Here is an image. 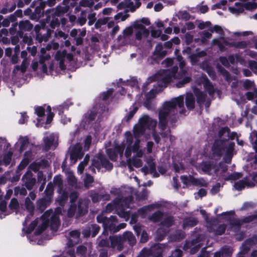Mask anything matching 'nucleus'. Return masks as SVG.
Listing matches in <instances>:
<instances>
[{
	"mask_svg": "<svg viewBox=\"0 0 257 257\" xmlns=\"http://www.w3.org/2000/svg\"><path fill=\"white\" fill-rule=\"evenodd\" d=\"M23 180L25 182V186L29 190H31L36 183V180L32 178V174L28 172L23 177Z\"/></svg>",
	"mask_w": 257,
	"mask_h": 257,
	"instance_id": "nucleus-27",
	"label": "nucleus"
},
{
	"mask_svg": "<svg viewBox=\"0 0 257 257\" xmlns=\"http://www.w3.org/2000/svg\"><path fill=\"white\" fill-rule=\"evenodd\" d=\"M199 167L205 173L209 174H215L219 177L220 179L225 180L235 181L242 177L241 174L239 173H233L226 176L225 172L227 170V167L225 164H219L218 166H216L211 164L202 163Z\"/></svg>",
	"mask_w": 257,
	"mask_h": 257,
	"instance_id": "nucleus-8",
	"label": "nucleus"
},
{
	"mask_svg": "<svg viewBox=\"0 0 257 257\" xmlns=\"http://www.w3.org/2000/svg\"><path fill=\"white\" fill-rule=\"evenodd\" d=\"M249 0H240L241 3H236L234 7H229V11L233 14H238L243 12L244 8L247 10H252L257 7V4Z\"/></svg>",
	"mask_w": 257,
	"mask_h": 257,
	"instance_id": "nucleus-15",
	"label": "nucleus"
},
{
	"mask_svg": "<svg viewBox=\"0 0 257 257\" xmlns=\"http://www.w3.org/2000/svg\"><path fill=\"white\" fill-rule=\"evenodd\" d=\"M93 181V179L92 176L86 174V177L84 179V184L85 186L88 188L90 186V184Z\"/></svg>",
	"mask_w": 257,
	"mask_h": 257,
	"instance_id": "nucleus-58",
	"label": "nucleus"
},
{
	"mask_svg": "<svg viewBox=\"0 0 257 257\" xmlns=\"http://www.w3.org/2000/svg\"><path fill=\"white\" fill-rule=\"evenodd\" d=\"M82 155L81 149H79L77 151H74L71 153L70 159L73 161V163H75L77 159L81 158Z\"/></svg>",
	"mask_w": 257,
	"mask_h": 257,
	"instance_id": "nucleus-41",
	"label": "nucleus"
},
{
	"mask_svg": "<svg viewBox=\"0 0 257 257\" xmlns=\"http://www.w3.org/2000/svg\"><path fill=\"white\" fill-rule=\"evenodd\" d=\"M69 239L67 244L68 247H71L78 243L80 233L77 230H73L69 232Z\"/></svg>",
	"mask_w": 257,
	"mask_h": 257,
	"instance_id": "nucleus-29",
	"label": "nucleus"
},
{
	"mask_svg": "<svg viewBox=\"0 0 257 257\" xmlns=\"http://www.w3.org/2000/svg\"><path fill=\"white\" fill-rule=\"evenodd\" d=\"M219 60L221 63L225 67H229L230 64H234L235 62L239 63L242 66H245L246 64L244 58L238 54L235 55H230L228 58L220 57Z\"/></svg>",
	"mask_w": 257,
	"mask_h": 257,
	"instance_id": "nucleus-18",
	"label": "nucleus"
},
{
	"mask_svg": "<svg viewBox=\"0 0 257 257\" xmlns=\"http://www.w3.org/2000/svg\"><path fill=\"white\" fill-rule=\"evenodd\" d=\"M217 69L218 70V71L222 75L224 78L227 81H229L230 80V78L228 72L224 68H222L221 66H217Z\"/></svg>",
	"mask_w": 257,
	"mask_h": 257,
	"instance_id": "nucleus-53",
	"label": "nucleus"
},
{
	"mask_svg": "<svg viewBox=\"0 0 257 257\" xmlns=\"http://www.w3.org/2000/svg\"><path fill=\"white\" fill-rule=\"evenodd\" d=\"M125 85L127 86L126 90L128 89V87L133 88L136 90L138 89V82L134 79L127 81Z\"/></svg>",
	"mask_w": 257,
	"mask_h": 257,
	"instance_id": "nucleus-45",
	"label": "nucleus"
},
{
	"mask_svg": "<svg viewBox=\"0 0 257 257\" xmlns=\"http://www.w3.org/2000/svg\"><path fill=\"white\" fill-rule=\"evenodd\" d=\"M174 63L173 59L171 58H166L164 61L162 62V65L165 67H169L171 66Z\"/></svg>",
	"mask_w": 257,
	"mask_h": 257,
	"instance_id": "nucleus-60",
	"label": "nucleus"
},
{
	"mask_svg": "<svg viewBox=\"0 0 257 257\" xmlns=\"http://www.w3.org/2000/svg\"><path fill=\"white\" fill-rule=\"evenodd\" d=\"M59 44L56 42H52L51 44L48 45L46 48H42L41 49V56L40 57V64L41 65L42 71L46 73L47 71V67L45 62L50 58L49 54L46 53L47 51L50 50L52 48L56 50L59 48Z\"/></svg>",
	"mask_w": 257,
	"mask_h": 257,
	"instance_id": "nucleus-17",
	"label": "nucleus"
},
{
	"mask_svg": "<svg viewBox=\"0 0 257 257\" xmlns=\"http://www.w3.org/2000/svg\"><path fill=\"white\" fill-rule=\"evenodd\" d=\"M99 245L101 246L110 247V242L109 238H102L99 241Z\"/></svg>",
	"mask_w": 257,
	"mask_h": 257,
	"instance_id": "nucleus-54",
	"label": "nucleus"
},
{
	"mask_svg": "<svg viewBox=\"0 0 257 257\" xmlns=\"http://www.w3.org/2000/svg\"><path fill=\"white\" fill-rule=\"evenodd\" d=\"M218 135L219 140L215 142L212 148L213 158L212 159H218L221 154L224 153L226 156V158H224L225 161L229 163L230 162L234 144L227 141L229 139H234L236 134L234 133L230 134L228 128L222 127L219 130Z\"/></svg>",
	"mask_w": 257,
	"mask_h": 257,
	"instance_id": "nucleus-4",
	"label": "nucleus"
},
{
	"mask_svg": "<svg viewBox=\"0 0 257 257\" xmlns=\"http://www.w3.org/2000/svg\"><path fill=\"white\" fill-rule=\"evenodd\" d=\"M51 219L50 225L51 229L56 231L60 225V220L56 215L52 214L51 212H46L41 218L37 219L31 223L27 230V233H31L36 226H38L35 234H39L43 231L48 225L49 219Z\"/></svg>",
	"mask_w": 257,
	"mask_h": 257,
	"instance_id": "nucleus-5",
	"label": "nucleus"
},
{
	"mask_svg": "<svg viewBox=\"0 0 257 257\" xmlns=\"http://www.w3.org/2000/svg\"><path fill=\"white\" fill-rule=\"evenodd\" d=\"M151 36L154 38H158L161 37V39L163 41L167 40L168 37L166 34L161 35L162 31L160 30H156L152 29L151 30Z\"/></svg>",
	"mask_w": 257,
	"mask_h": 257,
	"instance_id": "nucleus-39",
	"label": "nucleus"
},
{
	"mask_svg": "<svg viewBox=\"0 0 257 257\" xmlns=\"http://www.w3.org/2000/svg\"><path fill=\"white\" fill-rule=\"evenodd\" d=\"M177 63L179 64L180 70L178 71V68L177 66L173 67L171 70H160L155 75L149 77L147 82L150 83L152 81H157L158 85L161 87H166L167 85L175 80L182 79L176 84L178 88L183 87L185 84L188 83L191 80L190 76H185L187 68H185V62L183 58L178 56L176 58Z\"/></svg>",
	"mask_w": 257,
	"mask_h": 257,
	"instance_id": "nucleus-3",
	"label": "nucleus"
},
{
	"mask_svg": "<svg viewBox=\"0 0 257 257\" xmlns=\"http://www.w3.org/2000/svg\"><path fill=\"white\" fill-rule=\"evenodd\" d=\"M243 84L244 87L246 89H253L254 92L253 93H254V91L256 89H254V84L253 82L250 81L248 79H246L243 82Z\"/></svg>",
	"mask_w": 257,
	"mask_h": 257,
	"instance_id": "nucleus-49",
	"label": "nucleus"
},
{
	"mask_svg": "<svg viewBox=\"0 0 257 257\" xmlns=\"http://www.w3.org/2000/svg\"><path fill=\"white\" fill-rule=\"evenodd\" d=\"M246 64L245 66H247L254 72H257V62L254 61H246Z\"/></svg>",
	"mask_w": 257,
	"mask_h": 257,
	"instance_id": "nucleus-52",
	"label": "nucleus"
},
{
	"mask_svg": "<svg viewBox=\"0 0 257 257\" xmlns=\"http://www.w3.org/2000/svg\"><path fill=\"white\" fill-rule=\"evenodd\" d=\"M96 115V113L95 112L91 111L85 115V119H86V121H92L94 119Z\"/></svg>",
	"mask_w": 257,
	"mask_h": 257,
	"instance_id": "nucleus-62",
	"label": "nucleus"
},
{
	"mask_svg": "<svg viewBox=\"0 0 257 257\" xmlns=\"http://www.w3.org/2000/svg\"><path fill=\"white\" fill-rule=\"evenodd\" d=\"M182 252L180 249H176L171 253L170 257H181Z\"/></svg>",
	"mask_w": 257,
	"mask_h": 257,
	"instance_id": "nucleus-64",
	"label": "nucleus"
},
{
	"mask_svg": "<svg viewBox=\"0 0 257 257\" xmlns=\"http://www.w3.org/2000/svg\"><path fill=\"white\" fill-rule=\"evenodd\" d=\"M151 219L154 222L161 221L162 228H160L158 229L157 231V235L158 238L160 240H162L163 236L167 232V231L166 229H164V228H168L173 224V220L172 217L163 214L160 211H157L153 214Z\"/></svg>",
	"mask_w": 257,
	"mask_h": 257,
	"instance_id": "nucleus-10",
	"label": "nucleus"
},
{
	"mask_svg": "<svg viewBox=\"0 0 257 257\" xmlns=\"http://www.w3.org/2000/svg\"><path fill=\"white\" fill-rule=\"evenodd\" d=\"M254 185V183L249 182L247 178H244L242 180L235 182L234 187L237 190H240L244 188L245 186L252 187Z\"/></svg>",
	"mask_w": 257,
	"mask_h": 257,
	"instance_id": "nucleus-28",
	"label": "nucleus"
},
{
	"mask_svg": "<svg viewBox=\"0 0 257 257\" xmlns=\"http://www.w3.org/2000/svg\"><path fill=\"white\" fill-rule=\"evenodd\" d=\"M91 197L93 202H97L100 200V199L106 200L109 199V196L108 195L101 196L97 193H95L94 194H91Z\"/></svg>",
	"mask_w": 257,
	"mask_h": 257,
	"instance_id": "nucleus-42",
	"label": "nucleus"
},
{
	"mask_svg": "<svg viewBox=\"0 0 257 257\" xmlns=\"http://www.w3.org/2000/svg\"><path fill=\"white\" fill-rule=\"evenodd\" d=\"M184 107V97L180 95L177 97L172 99L169 101L164 103L163 107L159 111V127L161 130L158 136L156 134H153L154 138L157 143H165L172 142L175 138L171 135L170 131L167 128L166 125L168 118L178 111L183 113L182 108Z\"/></svg>",
	"mask_w": 257,
	"mask_h": 257,
	"instance_id": "nucleus-2",
	"label": "nucleus"
},
{
	"mask_svg": "<svg viewBox=\"0 0 257 257\" xmlns=\"http://www.w3.org/2000/svg\"><path fill=\"white\" fill-rule=\"evenodd\" d=\"M197 220L195 218H190L186 220L183 223V226L184 228L188 226L192 227L196 224Z\"/></svg>",
	"mask_w": 257,
	"mask_h": 257,
	"instance_id": "nucleus-47",
	"label": "nucleus"
},
{
	"mask_svg": "<svg viewBox=\"0 0 257 257\" xmlns=\"http://www.w3.org/2000/svg\"><path fill=\"white\" fill-rule=\"evenodd\" d=\"M97 220L99 223L103 224L104 228L103 233L105 234L109 230L111 232H115L125 227V224L122 223L116 226L117 220L115 217L111 216L109 218H107L103 215H99L97 217Z\"/></svg>",
	"mask_w": 257,
	"mask_h": 257,
	"instance_id": "nucleus-12",
	"label": "nucleus"
},
{
	"mask_svg": "<svg viewBox=\"0 0 257 257\" xmlns=\"http://www.w3.org/2000/svg\"><path fill=\"white\" fill-rule=\"evenodd\" d=\"M110 247L121 250L123 248V241L121 235L109 237Z\"/></svg>",
	"mask_w": 257,
	"mask_h": 257,
	"instance_id": "nucleus-25",
	"label": "nucleus"
},
{
	"mask_svg": "<svg viewBox=\"0 0 257 257\" xmlns=\"http://www.w3.org/2000/svg\"><path fill=\"white\" fill-rule=\"evenodd\" d=\"M94 2V0H81L80 5L84 7H90L92 6Z\"/></svg>",
	"mask_w": 257,
	"mask_h": 257,
	"instance_id": "nucleus-61",
	"label": "nucleus"
},
{
	"mask_svg": "<svg viewBox=\"0 0 257 257\" xmlns=\"http://www.w3.org/2000/svg\"><path fill=\"white\" fill-rule=\"evenodd\" d=\"M44 147L46 151L51 148L55 149L58 144V137L54 134H50L44 138Z\"/></svg>",
	"mask_w": 257,
	"mask_h": 257,
	"instance_id": "nucleus-22",
	"label": "nucleus"
},
{
	"mask_svg": "<svg viewBox=\"0 0 257 257\" xmlns=\"http://www.w3.org/2000/svg\"><path fill=\"white\" fill-rule=\"evenodd\" d=\"M150 22L148 19L143 18L136 21L133 24L134 29V35L137 40L141 41L148 38L150 35V31L146 26L150 25Z\"/></svg>",
	"mask_w": 257,
	"mask_h": 257,
	"instance_id": "nucleus-11",
	"label": "nucleus"
},
{
	"mask_svg": "<svg viewBox=\"0 0 257 257\" xmlns=\"http://www.w3.org/2000/svg\"><path fill=\"white\" fill-rule=\"evenodd\" d=\"M121 236L123 242L127 241L130 245H132L136 243L135 237L131 232H125Z\"/></svg>",
	"mask_w": 257,
	"mask_h": 257,
	"instance_id": "nucleus-32",
	"label": "nucleus"
},
{
	"mask_svg": "<svg viewBox=\"0 0 257 257\" xmlns=\"http://www.w3.org/2000/svg\"><path fill=\"white\" fill-rule=\"evenodd\" d=\"M55 185L58 186V192L59 196L57 198V201L59 202L61 206L63 205V202L67 199L68 193L65 191L62 190V180L60 176L55 177L54 180Z\"/></svg>",
	"mask_w": 257,
	"mask_h": 257,
	"instance_id": "nucleus-19",
	"label": "nucleus"
},
{
	"mask_svg": "<svg viewBox=\"0 0 257 257\" xmlns=\"http://www.w3.org/2000/svg\"><path fill=\"white\" fill-rule=\"evenodd\" d=\"M246 96L247 99L249 100H251L254 98H256L255 103L256 105L253 107L251 109V111L252 113L257 114V90L254 91V93H252V92H248L246 93Z\"/></svg>",
	"mask_w": 257,
	"mask_h": 257,
	"instance_id": "nucleus-35",
	"label": "nucleus"
},
{
	"mask_svg": "<svg viewBox=\"0 0 257 257\" xmlns=\"http://www.w3.org/2000/svg\"><path fill=\"white\" fill-rule=\"evenodd\" d=\"M108 19L109 18L108 17L98 19L95 24V28L98 29L100 28L102 25L106 24L108 22Z\"/></svg>",
	"mask_w": 257,
	"mask_h": 257,
	"instance_id": "nucleus-51",
	"label": "nucleus"
},
{
	"mask_svg": "<svg viewBox=\"0 0 257 257\" xmlns=\"http://www.w3.org/2000/svg\"><path fill=\"white\" fill-rule=\"evenodd\" d=\"M220 216L222 217V219H224L227 222H229V229H230L234 231H236L243 222L253 221L254 223H257V213L247 217L243 220L235 219L233 211L223 212L220 215Z\"/></svg>",
	"mask_w": 257,
	"mask_h": 257,
	"instance_id": "nucleus-9",
	"label": "nucleus"
},
{
	"mask_svg": "<svg viewBox=\"0 0 257 257\" xmlns=\"http://www.w3.org/2000/svg\"><path fill=\"white\" fill-rule=\"evenodd\" d=\"M87 204L86 202H83V201H80L78 204V206L77 207L74 204H71L68 211V215L69 217L73 216L75 212H76V216L78 217L84 213L86 211Z\"/></svg>",
	"mask_w": 257,
	"mask_h": 257,
	"instance_id": "nucleus-20",
	"label": "nucleus"
},
{
	"mask_svg": "<svg viewBox=\"0 0 257 257\" xmlns=\"http://www.w3.org/2000/svg\"><path fill=\"white\" fill-rule=\"evenodd\" d=\"M250 142H251L252 147L255 150L256 155L255 156L254 158L253 159L252 161L254 164L257 163V132L253 131L250 133L249 137Z\"/></svg>",
	"mask_w": 257,
	"mask_h": 257,
	"instance_id": "nucleus-31",
	"label": "nucleus"
},
{
	"mask_svg": "<svg viewBox=\"0 0 257 257\" xmlns=\"http://www.w3.org/2000/svg\"><path fill=\"white\" fill-rule=\"evenodd\" d=\"M215 32L216 33L220 35V37L218 38H217V40H220L222 39V38L226 40H227V38H224V31L223 30V29L218 25H215L214 26V27L211 30V32Z\"/></svg>",
	"mask_w": 257,
	"mask_h": 257,
	"instance_id": "nucleus-40",
	"label": "nucleus"
},
{
	"mask_svg": "<svg viewBox=\"0 0 257 257\" xmlns=\"http://www.w3.org/2000/svg\"><path fill=\"white\" fill-rule=\"evenodd\" d=\"M195 99L193 94L187 93L186 97V105L188 108H193L194 107Z\"/></svg>",
	"mask_w": 257,
	"mask_h": 257,
	"instance_id": "nucleus-37",
	"label": "nucleus"
},
{
	"mask_svg": "<svg viewBox=\"0 0 257 257\" xmlns=\"http://www.w3.org/2000/svg\"><path fill=\"white\" fill-rule=\"evenodd\" d=\"M147 163L148 165V167H144L141 169L142 171L145 174L149 173H153L155 170V166L152 158L148 159Z\"/></svg>",
	"mask_w": 257,
	"mask_h": 257,
	"instance_id": "nucleus-33",
	"label": "nucleus"
},
{
	"mask_svg": "<svg viewBox=\"0 0 257 257\" xmlns=\"http://www.w3.org/2000/svg\"><path fill=\"white\" fill-rule=\"evenodd\" d=\"M128 17V15L126 12H120L114 16V19L118 21H124Z\"/></svg>",
	"mask_w": 257,
	"mask_h": 257,
	"instance_id": "nucleus-46",
	"label": "nucleus"
},
{
	"mask_svg": "<svg viewBox=\"0 0 257 257\" xmlns=\"http://www.w3.org/2000/svg\"><path fill=\"white\" fill-rule=\"evenodd\" d=\"M201 67L207 72L209 76L211 78H212V79H214L215 78V72L211 67L209 66L207 64H202L201 65Z\"/></svg>",
	"mask_w": 257,
	"mask_h": 257,
	"instance_id": "nucleus-43",
	"label": "nucleus"
},
{
	"mask_svg": "<svg viewBox=\"0 0 257 257\" xmlns=\"http://www.w3.org/2000/svg\"><path fill=\"white\" fill-rule=\"evenodd\" d=\"M29 64V62L28 61L27 59H24L21 65V71L23 73H24L26 71Z\"/></svg>",
	"mask_w": 257,
	"mask_h": 257,
	"instance_id": "nucleus-63",
	"label": "nucleus"
},
{
	"mask_svg": "<svg viewBox=\"0 0 257 257\" xmlns=\"http://www.w3.org/2000/svg\"><path fill=\"white\" fill-rule=\"evenodd\" d=\"M132 202V197L130 195L127 196H121L116 198L112 203H110L106 206L105 211L110 212L115 210L117 214L125 220H127L130 217V212L125 210L126 208L130 207Z\"/></svg>",
	"mask_w": 257,
	"mask_h": 257,
	"instance_id": "nucleus-7",
	"label": "nucleus"
},
{
	"mask_svg": "<svg viewBox=\"0 0 257 257\" xmlns=\"http://www.w3.org/2000/svg\"><path fill=\"white\" fill-rule=\"evenodd\" d=\"M166 246L163 244H156L150 249L144 248L142 250L138 257H149L151 253L153 257H162V254L165 252Z\"/></svg>",
	"mask_w": 257,
	"mask_h": 257,
	"instance_id": "nucleus-16",
	"label": "nucleus"
},
{
	"mask_svg": "<svg viewBox=\"0 0 257 257\" xmlns=\"http://www.w3.org/2000/svg\"><path fill=\"white\" fill-rule=\"evenodd\" d=\"M181 178L183 183L187 185L189 184L190 182L193 184L197 183V181L194 178L190 176L189 178L187 176H182Z\"/></svg>",
	"mask_w": 257,
	"mask_h": 257,
	"instance_id": "nucleus-48",
	"label": "nucleus"
},
{
	"mask_svg": "<svg viewBox=\"0 0 257 257\" xmlns=\"http://www.w3.org/2000/svg\"><path fill=\"white\" fill-rule=\"evenodd\" d=\"M232 253V249L230 247H223L220 251L217 252L214 257H230Z\"/></svg>",
	"mask_w": 257,
	"mask_h": 257,
	"instance_id": "nucleus-34",
	"label": "nucleus"
},
{
	"mask_svg": "<svg viewBox=\"0 0 257 257\" xmlns=\"http://www.w3.org/2000/svg\"><path fill=\"white\" fill-rule=\"evenodd\" d=\"M212 45H217L219 50L224 51L228 47H235L238 49H245L248 47L249 41H241L238 42H229L222 38L220 40L213 39L212 41Z\"/></svg>",
	"mask_w": 257,
	"mask_h": 257,
	"instance_id": "nucleus-13",
	"label": "nucleus"
},
{
	"mask_svg": "<svg viewBox=\"0 0 257 257\" xmlns=\"http://www.w3.org/2000/svg\"><path fill=\"white\" fill-rule=\"evenodd\" d=\"M208 227L210 232H213L216 235H222L225 232L226 227L224 225H214V224H207Z\"/></svg>",
	"mask_w": 257,
	"mask_h": 257,
	"instance_id": "nucleus-26",
	"label": "nucleus"
},
{
	"mask_svg": "<svg viewBox=\"0 0 257 257\" xmlns=\"http://www.w3.org/2000/svg\"><path fill=\"white\" fill-rule=\"evenodd\" d=\"M155 206H156L155 205H151L143 207L138 211V214L140 215H143L144 214L147 213L149 211L153 209Z\"/></svg>",
	"mask_w": 257,
	"mask_h": 257,
	"instance_id": "nucleus-50",
	"label": "nucleus"
},
{
	"mask_svg": "<svg viewBox=\"0 0 257 257\" xmlns=\"http://www.w3.org/2000/svg\"><path fill=\"white\" fill-rule=\"evenodd\" d=\"M99 162L96 161L95 160H93L92 166L90 167L91 170L95 172L94 167L99 170L101 166L103 167L108 170H110L112 168V165L108 162L106 159L101 158L98 159Z\"/></svg>",
	"mask_w": 257,
	"mask_h": 257,
	"instance_id": "nucleus-21",
	"label": "nucleus"
},
{
	"mask_svg": "<svg viewBox=\"0 0 257 257\" xmlns=\"http://www.w3.org/2000/svg\"><path fill=\"white\" fill-rule=\"evenodd\" d=\"M133 27H128L126 28L123 31V34L125 37H127L131 35L133 33H134V30H133Z\"/></svg>",
	"mask_w": 257,
	"mask_h": 257,
	"instance_id": "nucleus-55",
	"label": "nucleus"
},
{
	"mask_svg": "<svg viewBox=\"0 0 257 257\" xmlns=\"http://www.w3.org/2000/svg\"><path fill=\"white\" fill-rule=\"evenodd\" d=\"M25 204H26V208L29 211V215H28L27 216V217L26 218V220L24 223V226L25 225V224L27 223V221H28V219H29L30 216H32L33 215V212L34 210L33 205L29 198H27L26 199Z\"/></svg>",
	"mask_w": 257,
	"mask_h": 257,
	"instance_id": "nucleus-36",
	"label": "nucleus"
},
{
	"mask_svg": "<svg viewBox=\"0 0 257 257\" xmlns=\"http://www.w3.org/2000/svg\"><path fill=\"white\" fill-rule=\"evenodd\" d=\"M163 46L161 44H158L156 46L155 50L154 51L155 58H162L165 56L166 52L164 51Z\"/></svg>",
	"mask_w": 257,
	"mask_h": 257,
	"instance_id": "nucleus-38",
	"label": "nucleus"
},
{
	"mask_svg": "<svg viewBox=\"0 0 257 257\" xmlns=\"http://www.w3.org/2000/svg\"><path fill=\"white\" fill-rule=\"evenodd\" d=\"M184 55L186 54L187 56L190 59V61L192 64L196 63L200 57H203L206 55V52L204 51H200L194 54H191V49L189 47L187 48L183 51Z\"/></svg>",
	"mask_w": 257,
	"mask_h": 257,
	"instance_id": "nucleus-23",
	"label": "nucleus"
},
{
	"mask_svg": "<svg viewBox=\"0 0 257 257\" xmlns=\"http://www.w3.org/2000/svg\"><path fill=\"white\" fill-rule=\"evenodd\" d=\"M196 82L199 84H203L204 88V92H202L198 89H194V91L197 98V102L200 105L204 104L206 106L208 107L209 102L211 99L213 98L216 89L205 75L202 74L196 79Z\"/></svg>",
	"mask_w": 257,
	"mask_h": 257,
	"instance_id": "nucleus-6",
	"label": "nucleus"
},
{
	"mask_svg": "<svg viewBox=\"0 0 257 257\" xmlns=\"http://www.w3.org/2000/svg\"><path fill=\"white\" fill-rule=\"evenodd\" d=\"M202 34V36L201 37V42L203 43H205L208 39L210 38L212 36L211 33L206 31L203 32Z\"/></svg>",
	"mask_w": 257,
	"mask_h": 257,
	"instance_id": "nucleus-56",
	"label": "nucleus"
},
{
	"mask_svg": "<svg viewBox=\"0 0 257 257\" xmlns=\"http://www.w3.org/2000/svg\"><path fill=\"white\" fill-rule=\"evenodd\" d=\"M245 53L244 56L242 57L244 58L245 61H247L246 60V56H249L252 58H255L257 57V53L254 51L250 50H245Z\"/></svg>",
	"mask_w": 257,
	"mask_h": 257,
	"instance_id": "nucleus-57",
	"label": "nucleus"
},
{
	"mask_svg": "<svg viewBox=\"0 0 257 257\" xmlns=\"http://www.w3.org/2000/svg\"><path fill=\"white\" fill-rule=\"evenodd\" d=\"M91 143V138L90 136H87L84 141V150L88 151Z\"/></svg>",
	"mask_w": 257,
	"mask_h": 257,
	"instance_id": "nucleus-59",
	"label": "nucleus"
},
{
	"mask_svg": "<svg viewBox=\"0 0 257 257\" xmlns=\"http://www.w3.org/2000/svg\"><path fill=\"white\" fill-rule=\"evenodd\" d=\"M35 112L39 117L43 116L45 113H46V115H47V124L49 123L51 121L54 116L53 113L51 112V108L49 106H47L46 109L42 107H37L35 109Z\"/></svg>",
	"mask_w": 257,
	"mask_h": 257,
	"instance_id": "nucleus-24",
	"label": "nucleus"
},
{
	"mask_svg": "<svg viewBox=\"0 0 257 257\" xmlns=\"http://www.w3.org/2000/svg\"><path fill=\"white\" fill-rule=\"evenodd\" d=\"M66 55V51L63 50L62 52L60 51H58L55 55V60L58 62L59 67L61 70L65 69V65L64 64V61L65 56Z\"/></svg>",
	"mask_w": 257,
	"mask_h": 257,
	"instance_id": "nucleus-30",
	"label": "nucleus"
},
{
	"mask_svg": "<svg viewBox=\"0 0 257 257\" xmlns=\"http://www.w3.org/2000/svg\"><path fill=\"white\" fill-rule=\"evenodd\" d=\"M157 125V121L147 115H144L140 119L138 124H136L133 129L134 135L131 132L124 134L125 139L120 145H117L114 148V152L110 149L106 151L107 155L111 160H115L117 155L121 157L126 148L125 156L129 158L127 160L130 171L132 170V166L140 167L143 164L142 158L144 155L143 145L140 137L145 132L146 128L154 129Z\"/></svg>",
	"mask_w": 257,
	"mask_h": 257,
	"instance_id": "nucleus-1",
	"label": "nucleus"
},
{
	"mask_svg": "<svg viewBox=\"0 0 257 257\" xmlns=\"http://www.w3.org/2000/svg\"><path fill=\"white\" fill-rule=\"evenodd\" d=\"M16 146L17 147L20 146V152H22L27 148L29 149L25 153V160L24 161L25 162V166L28 163L29 159L33 155V154L36 153L37 147L33 144H30L26 137H20L17 142Z\"/></svg>",
	"mask_w": 257,
	"mask_h": 257,
	"instance_id": "nucleus-14",
	"label": "nucleus"
},
{
	"mask_svg": "<svg viewBox=\"0 0 257 257\" xmlns=\"http://www.w3.org/2000/svg\"><path fill=\"white\" fill-rule=\"evenodd\" d=\"M19 27L22 30H29L32 29L33 26L29 21H22L20 23Z\"/></svg>",
	"mask_w": 257,
	"mask_h": 257,
	"instance_id": "nucleus-44",
	"label": "nucleus"
}]
</instances>
